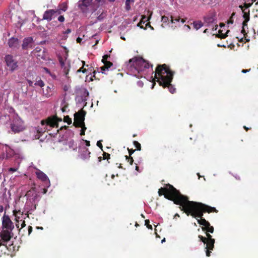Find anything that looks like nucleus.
I'll return each instance as SVG.
<instances>
[{"instance_id": "11", "label": "nucleus", "mask_w": 258, "mask_h": 258, "mask_svg": "<svg viewBox=\"0 0 258 258\" xmlns=\"http://www.w3.org/2000/svg\"><path fill=\"white\" fill-rule=\"evenodd\" d=\"M93 0H82L79 2V7L83 13L87 14L91 9V5ZM93 11L94 10H92Z\"/></svg>"}, {"instance_id": "19", "label": "nucleus", "mask_w": 258, "mask_h": 258, "mask_svg": "<svg viewBox=\"0 0 258 258\" xmlns=\"http://www.w3.org/2000/svg\"><path fill=\"white\" fill-rule=\"evenodd\" d=\"M33 41V38L32 37L24 38L22 45L23 49L26 50L28 48L32 47Z\"/></svg>"}, {"instance_id": "29", "label": "nucleus", "mask_w": 258, "mask_h": 258, "mask_svg": "<svg viewBox=\"0 0 258 258\" xmlns=\"http://www.w3.org/2000/svg\"><path fill=\"white\" fill-rule=\"evenodd\" d=\"M61 110L62 112H65L68 107V104L66 102L65 99H63L61 103Z\"/></svg>"}, {"instance_id": "25", "label": "nucleus", "mask_w": 258, "mask_h": 258, "mask_svg": "<svg viewBox=\"0 0 258 258\" xmlns=\"http://www.w3.org/2000/svg\"><path fill=\"white\" fill-rule=\"evenodd\" d=\"M134 2V0H126L125 9L126 11H128L131 10V4H133Z\"/></svg>"}, {"instance_id": "32", "label": "nucleus", "mask_w": 258, "mask_h": 258, "mask_svg": "<svg viewBox=\"0 0 258 258\" xmlns=\"http://www.w3.org/2000/svg\"><path fill=\"white\" fill-rule=\"evenodd\" d=\"M34 85L42 87L44 86V83L39 79L37 81H36L35 83H34Z\"/></svg>"}, {"instance_id": "64", "label": "nucleus", "mask_w": 258, "mask_h": 258, "mask_svg": "<svg viewBox=\"0 0 258 258\" xmlns=\"http://www.w3.org/2000/svg\"><path fill=\"white\" fill-rule=\"evenodd\" d=\"M248 71H249V70H242L241 72L243 73H246V72H247Z\"/></svg>"}, {"instance_id": "34", "label": "nucleus", "mask_w": 258, "mask_h": 258, "mask_svg": "<svg viewBox=\"0 0 258 258\" xmlns=\"http://www.w3.org/2000/svg\"><path fill=\"white\" fill-rule=\"evenodd\" d=\"M161 21L163 23H168V24H169V19L168 17H166V16H162V19H161Z\"/></svg>"}, {"instance_id": "56", "label": "nucleus", "mask_w": 258, "mask_h": 258, "mask_svg": "<svg viewBox=\"0 0 258 258\" xmlns=\"http://www.w3.org/2000/svg\"><path fill=\"white\" fill-rule=\"evenodd\" d=\"M87 146H90V142L87 140H83Z\"/></svg>"}, {"instance_id": "33", "label": "nucleus", "mask_w": 258, "mask_h": 258, "mask_svg": "<svg viewBox=\"0 0 258 258\" xmlns=\"http://www.w3.org/2000/svg\"><path fill=\"white\" fill-rule=\"evenodd\" d=\"M20 211H16L15 210H14L13 211V213H14V215H15V217H16V221H17L18 223H16V227H17V228H19V222H18V220L19 219V217L17 216V213L20 212Z\"/></svg>"}, {"instance_id": "15", "label": "nucleus", "mask_w": 258, "mask_h": 258, "mask_svg": "<svg viewBox=\"0 0 258 258\" xmlns=\"http://www.w3.org/2000/svg\"><path fill=\"white\" fill-rule=\"evenodd\" d=\"M171 27L173 28V29L177 27H179L180 26L181 24H183L185 22V20L180 19L179 17H174V16H171Z\"/></svg>"}, {"instance_id": "30", "label": "nucleus", "mask_w": 258, "mask_h": 258, "mask_svg": "<svg viewBox=\"0 0 258 258\" xmlns=\"http://www.w3.org/2000/svg\"><path fill=\"white\" fill-rule=\"evenodd\" d=\"M29 204V202H27V208L26 209L28 210L27 212L29 214H31V212L36 209V205H34L33 207L32 206L30 207Z\"/></svg>"}, {"instance_id": "58", "label": "nucleus", "mask_w": 258, "mask_h": 258, "mask_svg": "<svg viewBox=\"0 0 258 258\" xmlns=\"http://www.w3.org/2000/svg\"><path fill=\"white\" fill-rule=\"evenodd\" d=\"M108 57H109V56L107 55H104L103 57V59H102L103 61H104L105 60H106Z\"/></svg>"}, {"instance_id": "5", "label": "nucleus", "mask_w": 258, "mask_h": 258, "mask_svg": "<svg viewBox=\"0 0 258 258\" xmlns=\"http://www.w3.org/2000/svg\"><path fill=\"white\" fill-rule=\"evenodd\" d=\"M10 127L12 132L15 134L23 132L25 129L24 121L18 114L13 115L11 119Z\"/></svg>"}, {"instance_id": "54", "label": "nucleus", "mask_w": 258, "mask_h": 258, "mask_svg": "<svg viewBox=\"0 0 258 258\" xmlns=\"http://www.w3.org/2000/svg\"><path fill=\"white\" fill-rule=\"evenodd\" d=\"M82 39L80 37H78L77 39V42L78 43H81V41H82Z\"/></svg>"}, {"instance_id": "14", "label": "nucleus", "mask_w": 258, "mask_h": 258, "mask_svg": "<svg viewBox=\"0 0 258 258\" xmlns=\"http://www.w3.org/2000/svg\"><path fill=\"white\" fill-rule=\"evenodd\" d=\"M11 233L9 230H4L0 232V241L6 244L11 238Z\"/></svg>"}, {"instance_id": "7", "label": "nucleus", "mask_w": 258, "mask_h": 258, "mask_svg": "<svg viewBox=\"0 0 258 258\" xmlns=\"http://www.w3.org/2000/svg\"><path fill=\"white\" fill-rule=\"evenodd\" d=\"M206 235L207 238H205L201 235H199V238L200 239L201 241L204 242L205 244H206V246L205 247L206 249V255L207 256H209L210 255V250H213L214 246L215 239L212 238V236L208 233H206Z\"/></svg>"}, {"instance_id": "47", "label": "nucleus", "mask_w": 258, "mask_h": 258, "mask_svg": "<svg viewBox=\"0 0 258 258\" xmlns=\"http://www.w3.org/2000/svg\"><path fill=\"white\" fill-rule=\"evenodd\" d=\"M137 85L140 87H142L143 86L144 83L142 81H139L137 82Z\"/></svg>"}, {"instance_id": "6", "label": "nucleus", "mask_w": 258, "mask_h": 258, "mask_svg": "<svg viewBox=\"0 0 258 258\" xmlns=\"http://www.w3.org/2000/svg\"><path fill=\"white\" fill-rule=\"evenodd\" d=\"M86 112L81 109L74 114V124L76 127H81V130L85 132L87 128L85 125V116Z\"/></svg>"}, {"instance_id": "61", "label": "nucleus", "mask_w": 258, "mask_h": 258, "mask_svg": "<svg viewBox=\"0 0 258 258\" xmlns=\"http://www.w3.org/2000/svg\"><path fill=\"white\" fill-rule=\"evenodd\" d=\"M4 211V207L2 205H0V212L2 213Z\"/></svg>"}, {"instance_id": "59", "label": "nucleus", "mask_w": 258, "mask_h": 258, "mask_svg": "<svg viewBox=\"0 0 258 258\" xmlns=\"http://www.w3.org/2000/svg\"><path fill=\"white\" fill-rule=\"evenodd\" d=\"M32 231V227L31 226H29V229H28L29 234H30L31 233Z\"/></svg>"}, {"instance_id": "9", "label": "nucleus", "mask_w": 258, "mask_h": 258, "mask_svg": "<svg viewBox=\"0 0 258 258\" xmlns=\"http://www.w3.org/2000/svg\"><path fill=\"white\" fill-rule=\"evenodd\" d=\"M5 60L7 66L11 72H14L17 70L18 68V61L15 59L12 55L8 54L6 55Z\"/></svg>"}, {"instance_id": "48", "label": "nucleus", "mask_w": 258, "mask_h": 258, "mask_svg": "<svg viewBox=\"0 0 258 258\" xmlns=\"http://www.w3.org/2000/svg\"><path fill=\"white\" fill-rule=\"evenodd\" d=\"M247 29H245V31ZM242 34H243V35L245 37V39L246 40V41L247 42H248L249 41V38H247V33L245 32V33H242Z\"/></svg>"}, {"instance_id": "45", "label": "nucleus", "mask_w": 258, "mask_h": 258, "mask_svg": "<svg viewBox=\"0 0 258 258\" xmlns=\"http://www.w3.org/2000/svg\"><path fill=\"white\" fill-rule=\"evenodd\" d=\"M27 82H28L29 86L30 87H34V84L33 83V82L32 81L27 80Z\"/></svg>"}, {"instance_id": "41", "label": "nucleus", "mask_w": 258, "mask_h": 258, "mask_svg": "<svg viewBox=\"0 0 258 258\" xmlns=\"http://www.w3.org/2000/svg\"><path fill=\"white\" fill-rule=\"evenodd\" d=\"M82 62L83 64V66L82 68H80L79 70H77V73H80L81 72H82L83 73H84L86 71V69H83V67L85 66V61H82Z\"/></svg>"}, {"instance_id": "36", "label": "nucleus", "mask_w": 258, "mask_h": 258, "mask_svg": "<svg viewBox=\"0 0 258 258\" xmlns=\"http://www.w3.org/2000/svg\"><path fill=\"white\" fill-rule=\"evenodd\" d=\"M205 21L207 23L213 22L214 21V18L212 16L207 17L205 18Z\"/></svg>"}, {"instance_id": "23", "label": "nucleus", "mask_w": 258, "mask_h": 258, "mask_svg": "<svg viewBox=\"0 0 258 258\" xmlns=\"http://www.w3.org/2000/svg\"><path fill=\"white\" fill-rule=\"evenodd\" d=\"M90 152L88 149L84 148L82 153L81 154V157L83 159H87L90 157Z\"/></svg>"}, {"instance_id": "53", "label": "nucleus", "mask_w": 258, "mask_h": 258, "mask_svg": "<svg viewBox=\"0 0 258 258\" xmlns=\"http://www.w3.org/2000/svg\"><path fill=\"white\" fill-rule=\"evenodd\" d=\"M220 35V37L222 38H225L226 36H227V35L226 34H219Z\"/></svg>"}, {"instance_id": "26", "label": "nucleus", "mask_w": 258, "mask_h": 258, "mask_svg": "<svg viewBox=\"0 0 258 258\" xmlns=\"http://www.w3.org/2000/svg\"><path fill=\"white\" fill-rule=\"evenodd\" d=\"M203 24L201 21H196L193 23V26L195 29L198 30L203 26Z\"/></svg>"}, {"instance_id": "60", "label": "nucleus", "mask_w": 258, "mask_h": 258, "mask_svg": "<svg viewBox=\"0 0 258 258\" xmlns=\"http://www.w3.org/2000/svg\"><path fill=\"white\" fill-rule=\"evenodd\" d=\"M63 90L65 91H67L69 90V87L66 85L63 87Z\"/></svg>"}, {"instance_id": "22", "label": "nucleus", "mask_w": 258, "mask_h": 258, "mask_svg": "<svg viewBox=\"0 0 258 258\" xmlns=\"http://www.w3.org/2000/svg\"><path fill=\"white\" fill-rule=\"evenodd\" d=\"M3 150L6 152L7 158L11 157L14 153V150L7 144L5 145V148H3Z\"/></svg>"}, {"instance_id": "52", "label": "nucleus", "mask_w": 258, "mask_h": 258, "mask_svg": "<svg viewBox=\"0 0 258 258\" xmlns=\"http://www.w3.org/2000/svg\"><path fill=\"white\" fill-rule=\"evenodd\" d=\"M16 170H17V168H10L9 169V171H11V172H15V171H16Z\"/></svg>"}, {"instance_id": "24", "label": "nucleus", "mask_w": 258, "mask_h": 258, "mask_svg": "<svg viewBox=\"0 0 258 258\" xmlns=\"http://www.w3.org/2000/svg\"><path fill=\"white\" fill-rule=\"evenodd\" d=\"M104 66L103 67H102L100 68L101 70V72L102 73H104V71H105V70H108L109 68L110 67V66H112V63L110 62H108V61H106V62H104Z\"/></svg>"}, {"instance_id": "40", "label": "nucleus", "mask_w": 258, "mask_h": 258, "mask_svg": "<svg viewBox=\"0 0 258 258\" xmlns=\"http://www.w3.org/2000/svg\"><path fill=\"white\" fill-rule=\"evenodd\" d=\"M134 144L138 150H141V144L138 142L134 141Z\"/></svg>"}, {"instance_id": "38", "label": "nucleus", "mask_w": 258, "mask_h": 258, "mask_svg": "<svg viewBox=\"0 0 258 258\" xmlns=\"http://www.w3.org/2000/svg\"><path fill=\"white\" fill-rule=\"evenodd\" d=\"M205 230L210 232V233H212L214 232V228L213 226H207L206 227Z\"/></svg>"}, {"instance_id": "31", "label": "nucleus", "mask_w": 258, "mask_h": 258, "mask_svg": "<svg viewBox=\"0 0 258 258\" xmlns=\"http://www.w3.org/2000/svg\"><path fill=\"white\" fill-rule=\"evenodd\" d=\"M150 18H147L146 16H142V20L140 23L138 24V26L140 27V28H143V26H141L140 24L141 23H145L146 22L148 21L149 20Z\"/></svg>"}, {"instance_id": "39", "label": "nucleus", "mask_w": 258, "mask_h": 258, "mask_svg": "<svg viewBox=\"0 0 258 258\" xmlns=\"http://www.w3.org/2000/svg\"><path fill=\"white\" fill-rule=\"evenodd\" d=\"M64 121L69 124L72 123V119L68 116H66L64 117Z\"/></svg>"}, {"instance_id": "8", "label": "nucleus", "mask_w": 258, "mask_h": 258, "mask_svg": "<svg viewBox=\"0 0 258 258\" xmlns=\"http://www.w3.org/2000/svg\"><path fill=\"white\" fill-rule=\"evenodd\" d=\"M61 119L57 117L56 116H52L48 117L46 120H42L41 123L42 125H46L45 130H50L51 127L56 126L58 127V121H61Z\"/></svg>"}, {"instance_id": "49", "label": "nucleus", "mask_w": 258, "mask_h": 258, "mask_svg": "<svg viewBox=\"0 0 258 258\" xmlns=\"http://www.w3.org/2000/svg\"><path fill=\"white\" fill-rule=\"evenodd\" d=\"M97 145L100 148L102 149L103 146H102V144L101 143V141H99L97 142Z\"/></svg>"}, {"instance_id": "57", "label": "nucleus", "mask_w": 258, "mask_h": 258, "mask_svg": "<svg viewBox=\"0 0 258 258\" xmlns=\"http://www.w3.org/2000/svg\"><path fill=\"white\" fill-rule=\"evenodd\" d=\"M99 3H104L106 2V0H96Z\"/></svg>"}, {"instance_id": "37", "label": "nucleus", "mask_w": 258, "mask_h": 258, "mask_svg": "<svg viewBox=\"0 0 258 258\" xmlns=\"http://www.w3.org/2000/svg\"><path fill=\"white\" fill-rule=\"evenodd\" d=\"M67 9V5L66 4H62L61 6H60V8L59 10H60V13L61 12V11H66Z\"/></svg>"}, {"instance_id": "3", "label": "nucleus", "mask_w": 258, "mask_h": 258, "mask_svg": "<svg viewBox=\"0 0 258 258\" xmlns=\"http://www.w3.org/2000/svg\"><path fill=\"white\" fill-rule=\"evenodd\" d=\"M155 76L160 86L163 87H167L169 92L172 94L175 92V88L170 84L172 80L173 73L166 67V64L158 66L156 69Z\"/></svg>"}, {"instance_id": "27", "label": "nucleus", "mask_w": 258, "mask_h": 258, "mask_svg": "<svg viewBox=\"0 0 258 258\" xmlns=\"http://www.w3.org/2000/svg\"><path fill=\"white\" fill-rule=\"evenodd\" d=\"M52 87H51L50 86H48L47 87V89L46 90V92L44 93V95L46 97H49L52 95Z\"/></svg>"}, {"instance_id": "28", "label": "nucleus", "mask_w": 258, "mask_h": 258, "mask_svg": "<svg viewBox=\"0 0 258 258\" xmlns=\"http://www.w3.org/2000/svg\"><path fill=\"white\" fill-rule=\"evenodd\" d=\"M251 5H252V3H251V4L245 3L244 4V6L240 5L239 6V8H240L241 10L247 11V10H249L248 8L250 7H251Z\"/></svg>"}, {"instance_id": "63", "label": "nucleus", "mask_w": 258, "mask_h": 258, "mask_svg": "<svg viewBox=\"0 0 258 258\" xmlns=\"http://www.w3.org/2000/svg\"><path fill=\"white\" fill-rule=\"evenodd\" d=\"M156 83L155 82H153V84L152 85V86H151V89H153Z\"/></svg>"}, {"instance_id": "17", "label": "nucleus", "mask_w": 258, "mask_h": 258, "mask_svg": "<svg viewBox=\"0 0 258 258\" xmlns=\"http://www.w3.org/2000/svg\"><path fill=\"white\" fill-rule=\"evenodd\" d=\"M36 174L38 178L44 182L47 187L49 186L50 181L47 176L44 173L40 170H38L36 171Z\"/></svg>"}, {"instance_id": "21", "label": "nucleus", "mask_w": 258, "mask_h": 258, "mask_svg": "<svg viewBox=\"0 0 258 258\" xmlns=\"http://www.w3.org/2000/svg\"><path fill=\"white\" fill-rule=\"evenodd\" d=\"M66 150L72 149L73 150H76L77 149V145L75 144V142L73 140H71L66 143Z\"/></svg>"}, {"instance_id": "51", "label": "nucleus", "mask_w": 258, "mask_h": 258, "mask_svg": "<svg viewBox=\"0 0 258 258\" xmlns=\"http://www.w3.org/2000/svg\"><path fill=\"white\" fill-rule=\"evenodd\" d=\"M126 158L128 159V162H130V164H132L134 162L133 158H127V157L126 156Z\"/></svg>"}, {"instance_id": "62", "label": "nucleus", "mask_w": 258, "mask_h": 258, "mask_svg": "<svg viewBox=\"0 0 258 258\" xmlns=\"http://www.w3.org/2000/svg\"><path fill=\"white\" fill-rule=\"evenodd\" d=\"M104 159H106V156H110L109 154H107L106 153H104Z\"/></svg>"}, {"instance_id": "12", "label": "nucleus", "mask_w": 258, "mask_h": 258, "mask_svg": "<svg viewBox=\"0 0 258 258\" xmlns=\"http://www.w3.org/2000/svg\"><path fill=\"white\" fill-rule=\"evenodd\" d=\"M60 14V10H48L44 12L43 16V19L50 21L52 18Z\"/></svg>"}, {"instance_id": "1", "label": "nucleus", "mask_w": 258, "mask_h": 258, "mask_svg": "<svg viewBox=\"0 0 258 258\" xmlns=\"http://www.w3.org/2000/svg\"><path fill=\"white\" fill-rule=\"evenodd\" d=\"M176 199L175 200V203L179 205L181 207L180 208L183 211L187 216L191 215L194 218H199L200 219H197L199 224L204 226L202 228L203 230H205L207 226H210V223L205 219H203V213L211 212H217L215 208L206 205L201 203H198L193 201H189L188 198L186 199L180 196L176 195Z\"/></svg>"}, {"instance_id": "18", "label": "nucleus", "mask_w": 258, "mask_h": 258, "mask_svg": "<svg viewBox=\"0 0 258 258\" xmlns=\"http://www.w3.org/2000/svg\"><path fill=\"white\" fill-rule=\"evenodd\" d=\"M8 44L10 48L13 49H18L20 46V41L17 38L11 37L9 39Z\"/></svg>"}, {"instance_id": "42", "label": "nucleus", "mask_w": 258, "mask_h": 258, "mask_svg": "<svg viewBox=\"0 0 258 258\" xmlns=\"http://www.w3.org/2000/svg\"><path fill=\"white\" fill-rule=\"evenodd\" d=\"M71 32V30L70 29H68L64 32V36H63L64 39H66L67 38V34H68Z\"/></svg>"}, {"instance_id": "50", "label": "nucleus", "mask_w": 258, "mask_h": 258, "mask_svg": "<svg viewBox=\"0 0 258 258\" xmlns=\"http://www.w3.org/2000/svg\"><path fill=\"white\" fill-rule=\"evenodd\" d=\"M184 30L186 31H189L190 29V26L188 25H185L184 26Z\"/></svg>"}, {"instance_id": "35", "label": "nucleus", "mask_w": 258, "mask_h": 258, "mask_svg": "<svg viewBox=\"0 0 258 258\" xmlns=\"http://www.w3.org/2000/svg\"><path fill=\"white\" fill-rule=\"evenodd\" d=\"M235 13H233L230 17V18H229V19L227 21V24L229 25V24H232L233 23V17L234 16H235Z\"/></svg>"}, {"instance_id": "44", "label": "nucleus", "mask_w": 258, "mask_h": 258, "mask_svg": "<svg viewBox=\"0 0 258 258\" xmlns=\"http://www.w3.org/2000/svg\"><path fill=\"white\" fill-rule=\"evenodd\" d=\"M104 15L102 13L101 14H100L98 17H97V20L98 21H101L103 20V19L104 18Z\"/></svg>"}, {"instance_id": "43", "label": "nucleus", "mask_w": 258, "mask_h": 258, "mask_svg": "<svg viewBox=\"0 0 258 258\" xmlns=\"http://www.w3.org/2000/svg\"><path fill=\"white\" fill-rule=\"evenodd\" d=\"M145 225L147 226V227L148 229H152V225L149 224V220H145Z\"/></svg>"}, {"instance_id": "10", "label": "nucleus", "mask_w": 258, "mask_h": 258, "mask_svg": "<svg viewBox=\"0 0 258 258\" xmlns=\"http://www.w3.org/2000/svg\"><path fill=\"white\" fill-rule=\"evenodd\" d=\"M80 95H78L76 98V100L77 103L81 104L83 103L82 107H84L86 105V100L88 99L89 96V92L86 89H82L80 90Z\"/></svg>"}, {"instance_id": "4", "label": "nucleus", "mask_w": 258, "mask_h": 258, "mask_svg": "<svg viewBox=\"0 0 258 258\" xmlns=\"http://www.w3.org/2000/svg\"><path fill=\"white\" fill-rule=\"evenodd\" d=\"M162 191L165 192L164 197L169 200L173 201L175 203V200L176 199L177 196L180 195L184 198L187 199V197L181 195L178 190L174 188L172 185L170 184L167 185L166 187L164 188H160L159 189L158 194L159 196L163 195Z\"/></svg>"}, {"instance_id": "55", "label": "nucleus", "mask_w": 258, "mask_h": 258, "mask_svg": "<svg viewBox=\"0 0 258 258\" xmlns=\"http://www.w3.org/2000/svg\"><path fill=\"white\" fill-rule=\"evenodd\" d=\"M25 226H26L25 222V221H23V222L21 224V228L25 227Z\"/></svg>"}, {"instance_id": "46", "label": "nucleus", "mask_w": 258, "mask_h": 258, "mask_svg": "<svg viewBox=\"0 0 258 258\" xmlns=\"http://www.w3.org/2000/svg\"><path fill=\"white\" fill-rule=\"evenodd\" d=\"M58 20L60 22H62L64 20V18L62 16H59L58 18Z\"/></svg>"}, {"instance_id": "16", "label": "nucleus", "mask_w": 258, "mask_h": 258, "mask_svg": "<svg viewBox=\"0 0 258 258\" xmlns=\"http://www.w3.org/2000/svg\"><path fill=\"white\" fill-rule=\"evenodd\" d=\"M242 11L243 13V17L244 19V21L242 23V29L241 30V33H245V29H248L247 23L249 20V10Z\"/></svg>"}, {"instance_id": "13", "label": "nucleus", "mask_w": 258, "mask_h": 258, "mask_svg": "<svg viewBox=\"0 0 258 258\" xmlns=\"http://www.w3.org/2000/svg\"><path fill=\"white\" fill-rule=\"evenodd\" d=\"M2 219L3 227L7 229V230H10L11 231L12 230L14 229V226L13 223L10 219L9 216L5 214Z\"/></svg>"}, {"instance_id": "20", "label": "nucleus", "mask_w": 258, "mask_h": 258, "mask_svg": "<svg viewBox=\"0 0 258 258\" xmlns=\"http://www.w3.org/2000/svg\"><path fill=\"white\" fill-rule=\"evenodd\" d=\"M26 196L27 198V200L31 202L32 201V202H34L35 201L37 197V194L36 192L35 191L32 190H29L27 191V194H26Z\"/></svg>"}, {"instance_id": "2", "label": "nucleus", "mask_w": 258, "mask_h": 258, "mask_svg": "<svg viewBox=\"0 0 258 258\" xmlns=\"http://www.w3.org/2000/svg\"><path fill=\"white\" fill-rule=\"evenodd\" d=\"M149 68V62L142 57L133 58L127 64V74L137 78H142Z\"/></svg>"}]
</instances>
